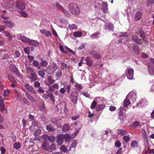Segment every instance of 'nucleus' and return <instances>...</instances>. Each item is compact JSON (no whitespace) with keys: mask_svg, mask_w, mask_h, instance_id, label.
<instances>
[{"mask_svg":"<svg viewBox=\"0 0 154 154\" xmlns=\"http://www.w3.org/2000/svg\"><path fill=\"white\" fill-rule=\"evenodd\" d=\"M123 139L126 142H128L130 140V138L129 136L125 135L123 137Z\"/></svg>","mask_w":154,"mask_h":154,"instance_id":"obj_42","label":"nucleus"},{"mask_svg":"<svg viewBox=\"0 0 154 154\" xmlns=\"http://www.w3.org/2000/svg\"><path fill=\"white\" fill-rule=\"evenodd\" d=\"M106 28L108 30L113 31L114 27L113 24L109 23L106 25Z\"/></svg>","mask_w":154,"mask_h":154,"instance_id":"obj_28","label":"nucleus"},{"mask_svg":"<svg viewBox=\"0 0 154 154\" xmlns=\"http://www.w3.org/2000/svg\"><path fill=\"white\" fill-rule=\"evenodd\" d=\"M24 51L27 54H29L30 53L29 51V47H27L25 48L24 49Z\"/></svg>","mask_w":154,"mask_h":154,"instance_id":"obj_50","label":"nucleus"},{"mask_svg":"<svg viewBox=\"0 0 154 154\" xmlns=\"http://www.w3.org/2000/svg\"><path fill=\"white\" fill-rule=\"evenodd\" d=\"M28 44L30 45L36 46L38 45V43L33 40H30L29 39Z\"/></svg>","mask_w":154,"mask_h":154,"instance_id":"obj_16","label":"nucleus"},{"mask_svg":"<svg viewBox=\"0 0 154 154\" xmlns=\"http://www.w3.org/2000/svg\"><path fill=\"white\" fill-rule=\"evenodd\" d=\"M102 7L101 9L103 10V13H106L108 11L107 8L108 5L106 3L102 2Z\"/></svg>","mask_w":154,"mask_h":154,"instance_id":"obj_14","label":"nucleus"},{"mask_svg":"<svg viewBox=\"0 0 154 154\" xmlns=\"http://www.w3.org/2000/svg\"><path fill=\"white\" fill-rule=\"evenodd\" d=\"M142 14L140 12H138L136 13L135 16V19L137 21L140 20L142 18Z\"/></svg>","mask_w":154,"mask_h":154,"instance_id":"obj_18","label":"nucleus"},{"mask_svg":"<svg viewBox=\"0 0 154 154\" xmlns=\"http://www.w3.org/2000/svg\"><path fill=\"white\" fill-rule=\"evenodd\" d=\"M48 82H49L51 84H52L54 83L55 82V81L54 80H53L52 79V77L50 76H49L48 77Z\"/></svg>","mask_w":154,"mask_h":154,"instance_id":"obj_44","label":"nucleus"},{"mask_svg":"<svg viewBox=\"0 0 154 154\" xmlns=\"http://www.w3.org/2000/svg\"><path fill=\"white\" fill-rule=\"evenodd\" d=\"M46 129L49 131L52 132L54 130V128L51 126H47Z\"/></svg>","mask_w":154,"mask_h":154,"instance_id":"obj_43","label":"nucleus"},{"mask_svg":"<svg viewBox=\"0 0 154 154\" xmlns=\"http://www.w3.org/2000/svg\"><path fill=\"white\" fill-rule=\"evenodd\" d=\"M134 52L137 54H138L139 53V49L138 46L136 45H135L134 46L133 49Z\"/></svg>","mask_w":154,"mask_h":154,"instance_id":"obj_38","label":"nucleus"},{"mask_svg":"<svg viewBox=\"0 0 154 154\" xmlns=\"http://www.w3.org/2000/svg\"><path fill=\"white\" fill-rule=\"evenodd\" d=\"M25 86L26 88L29 91L34 94H37L36 91L34 90L33 87L30 86V85H28L27 84H26L25 85Z\"/></svg>","mask_w":154,"mask_h":154,"instance_id":"obj_9","label":"nucleus"},{"mask_svg":"<svg viewBox=\"0 0 154 154\" xmlns=\"http://www.w3.org/2000/svg\"><path fill=\"white\" fill-rule=\"evenodd\" d=\"M128 34L126 32H120L118 33V34L117 36H118L119 37H127L128 36Z\"/></svg>","mask_w":154,"mask_h":154,"instance_id":"obj_24","label":"nucleus"},{"mask_svg":"<svg viewBox=\"0 0 154 154\" xmlns=\"http://www.w3.org/2000/svg\"><path fill=\"white\" fill-rule=\"evenodd\" d=\"M50 149L51 151L54 150L56 149V146L54 144H52L50 146Z\"/></svg>","mask_w":154,"mask_h":154,"instance_id":"obj_60","label":"nucleus"},{"mask_svg":"<svg viewBox=\"0 0 154 154\" xmlns=\"http://www.w3.org/2000/svg\"><path fill=\"white\" fill-rule=\"evenodd\" d=\"M10 93V91L9 90H5L4 91L3 96L6 97L9 95Z\"/></svg>","mask_w":154,"mask_h":154,"instance_id":"obj_46","label":"nucleus"},{"mask_svg":"<svg viewBox=\"0 0 154 154\" xmlns=\"http://www.w3.org/2000/svg\"><path fill=\"white\" fill-rule=\"evenodd\" d=\"M0 110L4 113L7 112V110L5 107L3 100H0Z\"/></svg>","mask_w":154,"mask_h":154,"instance_id":"obj_12","label":"nucleus"},{"mask_svg":"<svg viewBox=\"0 0 154 154\" xmlns=\"http://www.w3.org/2000/svg\"><path fill=\"white\" fill-rule=\"evenodd\" d=\"M61 150L64 152H66L67 151V149L66 147L64 145H62L60 147Z\"/></svg>","mask_w":154,"mask_h":154,"instance_id":"obj_52","label":"nucleus"},{"mask_svg":"<svg viewBox=\"0 0 154 154\" xmlns=\"http://www.w3.org/2000/svg\"><path fill=\"white\" fill-rule=\"evenodd\" d=\"M104 105L99 104L98 105L96 108V110L97 111H99L105 107Z\"/></svg>","mask_w":154,"mask_h":154,"instance_id":"obj_27","label":"nucleus"},{"mask_svg":"<svg viewBox=\"0 0 154 154\" xmlns=\"http://www.w3.org/2000/svg\"><path fill=\"white\" fill-rule=\"evenodd\" d=\"M130 100L128 99V97H127V96L126 98L124 101V106L127 107L131 104V103L130 102Z\"/></svg>","mask_w":154,"mask_h":154,"instance_id":"obj_20","label":"nucleus"},{"mask_svg":"<svg viewBox=\"0 0 154 154\" xmlns=\"http://www.w3.org/2000/svg\"><path fill=\"white\" fill-rule=\"evenodd\" d=\"M146 103V101L143 99L140 100L139 103L137 104V105L141 107L143 106Z\"/></svg>","mask_w":154,"mask_h":154,"instance_id":"obj_29","label":"nucleus"},{"mask_svg":"<svg viewBox=\"0 0 154 154\" xmlns=\"http://www.w3.org/2000/svg\"><path fill=\"white\" fill-rule=\"evenodd\" d=\"M86 60V63L89 66H91L92 65V62L91 59V58L89 57H87L85 59Z\"/></svg>","mask_w":154,"mask_h":154,"instance_id":"obj_21","label":"nucleus"},{"mask_svg":"<svg viewBox=\"0 0 154 154\" xmlns=\"http://www.w3.org/2000/svg\"><path fill=\"white\" fill-rule=\"evenodd\" d=\"M149 74L151 75H154V67L151 66L149 67L148 69Z\"/></svg>","mask_w":154,"mask_h":154,"instance_id":"obj_22","label":"nucleus"},{"mask_svg":"<svg viewBox=\"0 0 154 154\" xmlns=\"http://www.w3.org/2000/svg\"><path fill=\"white\" fill-rule=\"evenodd\" d=\"M20 13L21 15V16L23 17H28V15L24 11H21Z\"/></svg>","mask_w":154,"mask_h":154,"instance_id":"obj_56","label":"nucleus"},{"mask_svg":"<svg viewBox=\"0 0 154 154\" xmlns=\"http://www.w3.org/2000/svg\"><path fill=\"white\" fill-rule=\"evenodd\" d=\"M70 98L74 103H76L78 98L77 97L76 94L75 92H72L70 95Z\"/></svg>","mask_w":154,"mask_h":154,"instance_id":"obj_8","label":"nucleus"},{"mask_svg":"<svg viewBox=\"0 0 154 154\" xmlns=\"http://www.w3.org/2000/svg\"><path fill=\"white\" fill-rule=\"evenodd\" d=\"M68 8L70 12L74 15H78L80 12V8L75 3H70L68 5Z\"/></svg>","mask_w":154,"mask_h":154,"instance_id":"obj_1","label":"nucleus"},{"mask_svg":"<svg viewBox=\"0 0 154 154\" xmlns=\"http://www.w3.org/2000/svg\"><path fill=\"white\" fill-rule=\"evenodd\" d=\"M69 137V135L67 134L64 135L62 134H60L57 137V142L58 145H61L63 142V139H67Z\"/></svg>","mask_w":154,"mask_h":154,"instance_id":"obj_3","label":"nucleus"},{"mask_svg":"<svg viewBox=\"0 0 154 154\" xmlns=\"http://www.w3.org/2000/svg\"><path fill=\"white\" fill-rule=\"evenodd\" d=\"M131 146L132 147H137L138 146V144L137 141L134 140L132 141Z\"/></svg>","mask_w":154,"mask_h":154,"instance_id":"obj_31","label":"nucleus"},{"mask_svg":"<svg viewBox=\"0 0 154 154\" xmlns=\"http://www.w3.org/2000/svg\"><path fill=\"white\" fill-rule=\"evenodd\" d=\"M34 85L36 87H39L40 85V82L38 81H35L34 83Z\"/></svg>","mask_w":154,"mask_h":154,"instance_id":"obj_55","label":"nucleus"},{"mask_svg":"<svg viewBox=\"0 0 154 154\" xmlns=\"http://www.w3.org/2000/svg\"><path fill=\"white\" fill-rule=\"evenodd\" d=\"M128 78L129 80L132 79L133 78L134 70L132 68H128L126 71Z\"/></svg>","mask_w":154,"mask_h":154,"instance_id":"obj_4","label":"nucleus"},{"mask_svg":"<svg viewBox=\"0 0 154 154\" xmlns=\"http://www.w3.org/2000/svg\"><path fill=\"white\" fill-rule=\"evenodd\" d=\"M127 133V131L123 130H119L118 132V134L121 135H123L126 134Z\"/></svg>","mask_w":154,"mask_h":154,"instance_id":"obj_34","label":"nucleus"},{"mask_svg":"<svg viewBox=\"0 0 154 154\" xmlns=\"http://www.w3.org/2000/svg\"><path fill=\"white\" fill-rule=\"evenodd\" d=\"M153 3H154V0H148L147 5V6H150Z\"/></svg>","mask_w":154,"mask_h":154,"instance_id":"obj_48","label":"nucleus"},{"mask_svg":"<svg viewBox=\"0 0 154 154\" xmlns=\"http://www.w3.org/2000/svg\"><path fill=\"white\" fill-rule=\"evenodd\" d=\"M3 22L7 27L11 28H13L15 26L14 23H12L11 21L6 20L4 21Z\"/></svg>","mask_w":154,"mask_h":154,"instance_id":"obj_10","label":"nucleus"},{"mask_svg":"<svg viewBox=\"0 0 154 154\" xmlns=\"http://www.w3.org/2000/svg\"><path fill=\"white\" fill-rule=\"evenodd\" d=\"M26 96L28 98L29 100L32 103H35L36 102L33 97L27 92H26Z\"/></svg>","mask_w":154,"mask_h":154,"instance_id":"obj_17","label":"nucleus"},{"mask_svg":"<svg viewBox=\"0 0 154 154\" xmlns=\"http://www.w3.org/2000/svg\"><path fill=\"white\" fill-rule=\"evenodd\" d=\"M57 8L62 11L66 17H69L71 15L66 10L64 9L59 4L56 5Z\"/></svg>","mask_w":154,"mask_h":154,"instance_id":"obj_5","label":"nucleus"},{"mask_svg":"<svg viewBox=\"0 0 154 154\" xmlns=\"http://www.w3.org/2000/svg\"><path fill=\"white\" fill-rule=\"evenodd\" d=\"M38 74L39 76L42 78L44 77V75L45 74V71L41 70L38 72Z\"/></svg>","mask_w":154,"mask_h":154,"instance_id":"obj_36","label":"nucleus"},{"mask_svg":"<svg viewBox=\"0 0 154 154\" xmlns=\"http://www.w3.org/2000/svg\"><path fill=\"white\" fill-rule=\"evenodd\" d=\"M132 38L133 41L136 42L137 44L141 45L142 43V42L139 39L138 37L136 35H134L132 37Z\"/></svg>","mask_w":154,"mask_h":154,"instance_id":"obj_11","label":"nucleus"},{"mask_svg":"<svg viewBox=\"0 0 154 154\" xmlns=\"http://www.w3.org/2000/svg\"><path fill=\"white\" fill-rule=\"evenodd\" d=\"M61 67L62 69L67 68L68 67L67 65L64 63H61Z\"/></svg>","mask_w":154,"mask_h":154,"instance_id":"obj_58","label":"nucleus"},{"mask_svg":"<svg viewBox=\"0 0 154 154\" xmlns=\"http://www.w3.org/2000/svg\"><path fill=\"white\" fill-rule=\"evenodd\" d=\"M16 5L17 9L23 10L25 8V4L23 2L17 1L16 2Z\"/></svg>","mask_w":154,"mask_h":154,"instance_id":"obj_6","label":"nucleus"},{"mask_svg":"<svg viewBox=\"0 0 154 154\" xmlns=\"http://www.w3.org/2000/svg\"><path fill=\"white\" fill-rule=\"evenodd\" d=\"M14 147L16 149H18L20 148V144L19 142L16 143L14 144Z\"/></svg>","mask_w":154,"mask_h":154,"instance_id":"obj_41","label":"nucleus"},{"mask_svg":"<svg viewBox=\"0 0 154 154\" xmlns=\"http://www.w3.org/2000/svg\"><path fill=\"white\" fill-rule=\"evenodd\" d=\"M65 49H66V50L69 51V52H71V53H72V54H73V55H75V53L74 51H72V50L70 49L69 48H67V47H65Z\"/></svg>","mask_w":154,"mask_h":154,"instance_id":"obj_59","label":"nucleus"},{"mask_svg":"<svg viewBox=\"0 0 154 154\" xmlns=\"http://www.w3.org/2000/svg\"><path fill=\"white\" fill-rule=\"evenodd\" d=\"M97 104L96 102L95 101H93L91 104V108L92 109H94L96 106Z\"/></svg>","mask_w":154,"mask_h":154,"instance_id":"obj_47","label":"nucleus"},{"mask_svg":"<svg viewBox=\"0 0 154 154\" xmlns=\"http://www.w3.org/2000/svg\"><path fill=\"white\" fill-rule=\"evenodd\" d=\"M58 67L56 63H53L51 65L47 67L46 71L49 74H52L58 69Z\"/></svg>","mask_w":154,"mask_h":154,"instance_id":"obj_2","label":"nucleus"},{"mask_svg":"<svg viewBox=\"0 0 154 154\" xmlns=\"http://www.w3.org/2000/svg\"><path fill=\"white\" fill-rule=\"evenodd\" d=\"M55 140V137L54 136H51L49 137L48 140L51 142H54Z\"/></svg>","mask_w":154,"mask_h":154,"instance_id":"obj_45","label":"nucleus"},{"mask_svg":"<svg viewBox=\"0 0 154 154\" xmlns=\"http://www.w3.org/2000/svg\"><path fill=\"white\" fill-rule=\"evenodd\" d=\"M20 54L18 51H16L15 52V55L16 57H19L20 56Z\"/></svg>","mask_w":154,"mask_h":154,"instance_id":"obj_63","label":"nucleus"},{"mask_svg":"<svg viewBox=\"0 0 154 154\" xmlns=\"http://www.w3.org/2000/svg\"><path fill=\"white\" fill-rule=\"evenodd\" d=\"M48 137L49 136L46 134L42 136V138L46 140H48Z\"/></svg>","mask_w":154,"mask_h":154,"instance_id":"obj_64","label":"nucleus"},{"mask_svg":"<svg viewBox=\"0 0 154 154\" xmlns=\"http://www.w3.org/2000/svg\"><path fill=\"white\" fill-rule=\"evenodd\" d=\"M55 72V75L57 78L60 77L62 75V72L61 70L58 68Z\"/></svg>","mask_w":154,"mask_h":154,"instance_id":"obj_26","label":"nucleus"},{"mask_svg":"<svg viewBox=\"0 0 154 154\" xmlns=\"http://www.w3.org/2000/svg\"><path fill=\"white\" fill-rule=\"evenodd\" d=\"M127 96L130 100H132L133 102L135 101L137 97L136 93L134 92H130Z\"/></svg>","mask_w":154,"mask_h":154,"instance_id":"obj_7","label":"nucleus"},{"mask_svg":"<svg viewBox=\"0 0 154 154\" xmlns=\"http://www.w3.org/2000/svg\"><path fill=\"white\" fill-rule=\"evenodd\" d=\"M31 81H33L37 79L36 74L34 72L31 73V77H30Z\"/></svg>","mask_w":154,"mask_h":154,"instance_id":"obj_30","label":"nucleus"},{"mask_svg":"<svg viewBox=\"0 0 154 154\" xmlns=\"http://www.w3.org/2000/svg\"><path fill=\"white\" fill-rule=\"evenodd\" d=\"M37 91L39 93H42L44 92L45 91L42 88L39 87L37 90Z\"/></svg>","mask_w":154,"mask_h":154,"instance_id":"obj_54","label":"nucleus"},{"mask_svg":"<svg viewBox=\"0 0 154 154\" xmlns=\"http://www.w3.org/2000/svg\"><path fill=\"white\" fill-rule=\"evenodd\" d=\"M69 27L71 30H75L77 29V26L74 24H69Z\"/></svg>","mask_w":154,"mask_h":154,"instance_id":"obj_32","label":"nucleus"},{"mask_svg":"<svg viewBox=\"0 0 154 154\" xmlns=\"http://www.w3.org/2000/svg\"><path fill=\"white\" fill-rule=\"evenodd\" d=\"M116 108L115 106H109V110L111 111H113L116 110Z\"/></svg>","mask_w":154,"mask_h":154,"instance_id":"obj_61","label":"nucleus"},{"mask_svg":"<svg viewBox=\"0 0 154 154\" xmlns=\"http://www.w3.org/2000/svg\"><path fill=\"white\" fill-rule=\"evenodd\" d=\"M140 123L137 121L134 122L132 124V125L134 127H136L138 126H140Z\"/></svg>","mask_w":154,"mask_h":154,"instance_id":"obj_51","label":"nucleus"},{"mask_svg":"<svg viewBox=\"0 0 154 154\" xmlns=\"http://www.w3.org/2000/svg\"><path fill=\"white\" fill-rule=\"evenodd\" d=\"M20 39L23 42L28 43L29 41V38L24 35H21L20 37Z\"/></svg>","mask_w":154,"mask_h":154,"instance_id":"obj_15","label":"nucleus"},{"mask_svg":"<svg viewBox=\"0 0 154 154\" xmlns=\"http://www.w3.org/2000/svg\"><path fill=\"white\" fill-rule=\"evenodd\" d=\"M51 121L53 123L55 124L56 123L57 121V119L55 117L52 118L51 119Z\"/></svg>","mask_w":154,"mask_h":154,"instance_id":"obj_53","label":"nucleus"},{"mask_svg":"<svg viewBox=\"0 0 154 154\" xmlns=\"http://www.w3.org/2000/svg\"><path fill=\"white\" fill-rule=\"evenodd\" d=\"M75 86L79 90H81L82 88V86L80 84H76L75 85Z\"/></svg>","mask_w":154,"mask_h":154,"instance_id":"obj_49","label":"nucleus"},{"mask_svg":"<svg viewBox=\"0 0 154 154\" xmlns=\"http://www.w3.org/2000/svg\"><path fill=\"white\" fill-rule=\"evenodd\" d=\"M48 90L52 92L54 90V88L53 86H49L48 87Z\"/></svg>","mask_w":154,"mask_h":154,"instance_id":"obj_62","label":"nucleus"},{"mask_svg":"<svg viewBox=\"0 0 154 154\" xmlns=\"http://www.w3.org/2000/svg\"><path fill=\"white\" fill-rule=\"evenodd\" d=\"M82 32L80 31H77L74 32V35L76 37H79L82 36Z\"/></svg>","mask_w":154,"mask_h":154,"instance_id":"obj_33","label":"nucleus"},{"mask_svg":"<svg viewBox=\"0 0 154 154\" xmlns=\"http://www.w3.org/2000/svg\"><path fill=\"white\" fill-rule=\"evenodd\" d=\"M69 129V126L67 124H65L64 125L62 128V131L64 132H66Z\"/></svg>","mask_w":154,"mask_h":154,"instance_id":"obj_23","label":"nucleus"},{"mask_svg":"<svg viewBox=\"0 0 154 154\" xmlns=\"http://www.w3.org/2000/svg\"><path fill=\"white\" fill-rule=\"evenodd\" d=\"M98 32H96L91 35L90 37L92 39L97 38L98 37Z\"/></svg>","mask_w":154,"mask_h":154,"instance_id":"obj_35","label":"nucleus"},{"mask_svg":"<svg viewBox=\"0 0 154 154\" xmlns=\"http://www.w3.org/2000/svg\"><path fill=\"white\" fill-rule=\"evenodd\" d=\"M40 66L43 67H45L48 65V62L46 61L42 60L40 63Z\"/></svg>","mask_w":154,"mask_h":154,"instance_id":"obj_37","label":"nucleus"},{"mask_svg":"<svg viewBox=\"0 0 154 154\" xmlns=\"http://www.w3.org/2000/svg\"><path fill=\"white\" fill-rule=\"evenodd\" d=\"M116 146L117 147H119L121 146V143L119 141H117L115 143Z\"/></svg>","mask_w":154,"mask_h":154,"instance_id":"obj_57","label":"nucleus"},{"mask_svg":"<svg viewBox=\"0 0 154 154\" xmlns=\"http://www.w3.org/2000/svg\"><path fill=\"white\" fill-rule=\"evenodd\" d=\"M3 32L5 34L6 36L8 37V39L9 41L11 40L12 39V38L10 34L7 32L6 31H3Z\"/></svg>","mask_w":154,"mask_h":154,"instance_id":"obj_25","label":"nucleus"},{"mask_svg":"<svg viewBox=\"0 0 154 154\" xmlns=\"http://www.w3.org/2000/svg\"><path fill=\"white\" fill-rule=\"evenodd\" d=\"M8 79L9 80L12 82H16V80L14 77L11 75H8Z\"/></svg>","mask_w":154,"mask_h":154,"instance_id":"obj_39","label":"nucleus"},{"mask_svg":"<svg viewBox=\"0 0 154 154\" xmlns=\"http://www.w3.org/2000/svg\"><path fill=\"white\" fill-rule=\"evenodd\" d=\"M91 54L93 57L95 59H99L100 57L101 56L96 51H92L91 53Z\"/></svg>","mask_w":154,"mask_h":154,"instance_id":"obj_19","label":"nucleus"},{"mask_svg":"<svg viewBox=\"0 0 154 154\" xmlns=\"http://www.w3.org/2000/svg\"><path fill=\"white\" fill-rule=\"evenodd\" d=\"M40 32L42 34H44L47 37L51 36L52 35V34L50 31L46 30L45 29H40Z\"/></svg>","mask_w":154,"mask_h":154,"instance_id":"obj_13","label":"nucleus"},{"mask_svg":"<svg viewBox=\"0 0 154 154\" xmlns=\"http://www.w3.org/2000/svg\"><path fill=\"white\" fill-rule=\"evenodd\" d=\"M41 132V131L39 129H37L35 130V132L34 133V135L35 137H37V136H39Z\"/></svg>","mask_w":154,"mask_h":154,"instance_id":"obj_40","label":"nucleus"}]
</instances>
